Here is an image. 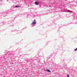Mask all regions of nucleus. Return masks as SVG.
Returning a JSON list of instances; mask_svg holds the SVG:
<instances>
[{
    "label": "nucleus",
    "mask_w": 77,
    "mask_h": 77,
    "mask_svg": "<svg viewBox=\"0 0 77 77\" xmlns=\"http://www.w3.org/2000/svg\"><path fill=\"white\" fill-rule=\"evenodd\" d=\"M35 5H38L39 4V3H38V2H35Z\"/></svg>",
    "instance_id": "obj_1"
},
{
    "label": "nucleus",
    "mask_w": 77,
    "mask_h": 77,
    "mask_svg": "<svg viewBox=\"0 0 77 77\" xmlns=\"http://www.w3.org/2000/svg\"><path fill=\"white\" fill-rule=\"evenodd\" d=\"M36 24V22H32V25H34V24Z\"/></svg>",
    "instance_id": "obj_2"
},
{
    "label": "nucleus",
    "mask_w": 77,
    "mask_h": 77,
    "mask_svg": "<svg viewBox=\"0 0 77 77\" xmlns=\"http://www.w3.org/2000/svg\"><path fill=\"white\" fill-rule=\"evenodd\" d=\"M46 71H48V72H51L50 71V70L48 69L46 70Z\"/></svg>",
    "instance_id": "obj_3"
},
{
    "label": "nucleus",
    "mask_w": 77,
    "mask_h": 77,
    "mask_svg": "<svg viewBox=\"0 0 77 77\" xmlns=\"http://www.w3.org/2000/svg\"><path fill=\"white\" fill-rule=\"evenodd\" d=\"M34 23H36V20H34L33 22Z\"/></svg>",
    "instance_id": "obj_4"
},
{
    "label": "nucleus",
    "mask_w": 77,
    "mask_h": 77,
    "mask_svg": "<svg viewBox=\"0 0 77 77\" xmlns=\"http://www.w3.org/2000/svg\"><path fill=\"white\" fill-rule=\"evenodd\" d=\"M67 77H69V75H67Z\"/></svg>",
    "instance_id": "obj_5"
},
{
    "label": "nucleus",
    "mask_w": 77,
    "mask_h": 77,
    "mask_svg": "<svg viewBox=\"0 0 77 77\" xmlns=\"http://www.w3.org/2000/svg\"><path fill=\"white\" fill-rule=\"evenodd\" d=\"M68 11L69 12H72V11H69V10Z\"/></svg>",
    "instance_id": "obj_6"
},
{
    "label": "nucleus",
    "mask_w": 77,
    "mask_h": 77,
    "mask_svg": "<svg viewBox=\"0 0 77 77\" xmlns=\"http://www.w3.org/2000/svg\"><path fill=\"white\" fill-rule=\"evenodd\" d=\"M16 8H17V7H19V6H15Z\"/></svg>",
    "instance_id": "obj_7"
},
{
    "label": "nucleus",
    "mask_w": 77,
    "mask_h": 77,
    "mask_svg": "<svg viewBox=\"0 0 77 77\" xmlns=\"http://www.w3.org/2000/svg\"><path fill=\"white\" fill-rule=\"evenodd\" d=\"M77 50V48L76 49V50Z\"/></svg>",
    "instance_id": "obj_8"
},
{
    "label": "nucleus",
    "mask_w": 77,
    "mask_h": 77,
    "mask_svg": "<svg viewBox=\"0 0 77 77\" xmlns=\"http://www.w3.org/2000/svg\"><path fill=\"white\" fill-rule=\"evenodd\" d=\"M76 50H75V51Z\"/></svg>",
    "instance_id": "obj_9"
}]
</instances>
